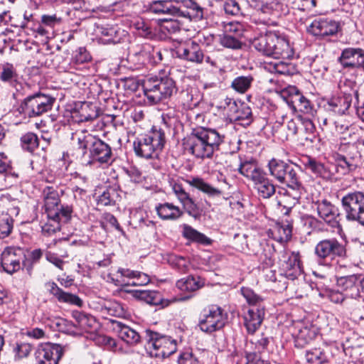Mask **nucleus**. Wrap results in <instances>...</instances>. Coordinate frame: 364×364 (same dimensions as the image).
Returning <instances> with one entry per match:
<instances>
[{
    "label": "nucleus",
    "mask_w": 364,
    "mask_h": 364,
    "mask_svg": "<svg viewBox=\"0 0 364 364\" xmlns=\"http://www.w3.org/2000/svg\"><path fill=\"white\" fill-rule=\"evenodd\" d=\"M225 139V134L215 129L199 127L193 129L182 144L184 150L196 159H212Z\"/></svg>",
    "instance_id": "nucleus-1"
},
{
    "label": "nucleus",
    "mask_w": 364,
    "mask_h": 364,
    "mask_svg": "<svg viewBox=\"0 0 364 364\" xmlns=\"http://www.w3.org/2000/svg\"><path fill=\"white\" fill-rule=\"evenodd\" d=\"M143 92L151 105H156L177 92L175 81L169 75L159 74L147 76L142 82Z\"/></svg>",
    "instance_id": "nucleus-2"
},
{
    "label": "nucleus",
    "mask_w": 364,
    "mask_h": 364,
    "mask_svg": "<svg viewBox=\"0 0 364 364\" xmlns=\"http://www.w3.org/2000/svg\"><path fill=\"white\" fill-rule=\"evenodd\" d=\"M267 168L270 176L279 183L294 191L299 190L302 183L299 171L300 167L291 161L273 158L269 161Z\"/></svg>",
    "instance_id": "nucleus-3"
},
{
    "label": "nucleus",
    "mask_w": 364,
    "mask_h": 364,
    "mask_svg": "<svg viewBox=\"0 0 364 364\" xmlns=\"http://www.w3.org/2000/svg\"><path fill=\"white\" fill-rule=\"evenodd\" d=\"M77 136L78 148L82 150V155L89 151L90 158L100 164H109L113 161L111 146L90 134L81 133Z\"/></svg>",
    "instance_id": "nucleus-4"
},
{
    "label": "nucleus",
    "mask_w": 364,
    "mask_h": 364,
    "mask_svg": "<svg viewBox=\"0 0 364 364\" xmlns=\"http://www.w3.org/2000/svg\"><path fill=\"white\" fill-rule=\"evenodd\" d=\"M166 143L164 131L159 127L154 126L147 134L138 137L134 141V151L136 156L151 159L156 156Z\"/></svg>",
    "instance_id": "nucleus-5"
},
{
    "label": "nucleus",
    "mask_w": 364,
    "mask_h": 364,
    "mask_svg": "<svg viewBox=\"0 0 364 364\" xmlns=\"http://www.w3.org/2000/svg\"><path fill=\"white\" fill-rule=\"evenodd\" d=\"M143 339L146 341V350L151 357L167 358L177 350L175 339L150 329L144 331Z\"/></svg>",
    "instance_id": "nucleus-6"
},
{
    "label": "nucleus",
    "mask_w": 364,
    "mask_h": 364,
    "mask_svg": "<svg viewBox=\"0 0 364 364\" xmlns=\"http://www.w3.org/2000/svg\"><path fill=\"white\" fill-rule=\"evenodd\" d=\"M314 253L318 264L328 267L336 259L348 257L346 245L335 237L319 241L314 247Z\"/></svg>",
    "instance_id": "nucleus-7"
},
{
    "label": "nucleus",
    "mask_w": 364,
    "mask_h": 364,
    "mask_svg": "<svg viewBox=\"0 0 364 364\" xmlns=\"http://www.w3.org/2000/svg\"><path fill=\"white\" fill-rule=\"evenodd\" d=\"M281 256L283 260H281L280 262L281 273L279 274L280 279L277 287L279 291L287 288V279L294 280L303 273L302 263L299 252L288 253L286 250H283L281 252Z\"/></svg>",
    "instance_id": "nucleus-8"
},
{
    "label": "nucleus",
    "mask_w": 364,
    "mask_h": 364,
    "mask_svg": "<svg viewBox=\"0 0 364 364\" xmlns=\"http://www.w3.org/2000/svg\"><path fill=\"white\" fill-rule=\"evenodd\" d=\"M72 316L75 319V323H73L62 318H56L53 321L51 328L68 334H80V333H77L75 331L77 328L83 331H89L96 324V320L94 316L82 311H73Z\"/></svg>",
    "instance_id": "nucleus-9"
},
{
    "label": "nucleus",
    "mask_w": 364,
    "mask_h": 364,
    "mask_svg": "<svg viewBox=\"0 0 364 364\" xmlns=\"http://www.w3.org/2000/svg\"><path fill=\"white\" fill-rule=\"evenodd\" d=\"M341 202L346 220L364 226V192H349L342 197Z\"/></svg>",
    "instance_id": "nucleus-10"
},
{
    "label": "nucleus",
    "mask_w": 364,
    "mask_h": 364,
    "mask_svg": "<svg viewBox=\"0 0 364 364\" xmlns=\"http://www.w3.org/2000/svg\"><path fill=\"white\" fill-rule=\"evenodd\" d=\"M55 99L50 95L36 92L26 97L20 105V112L23 115L31 118L41 116L50 111Z\"/></svg>",
    "instance_id": "nucleus-11"
},
{
    "label": "nucleus",
    "mask_w": 364,
    "mask_h": 364,
    "mask_svg": "<svg viewBox=\"0 0 364 364\" xmlns=\"http://www.w3.org/2000/svg\"><path fill=\"white\" fill-rule=\"evenodd\" d=\"M227 321V315L219 306L212 304L206 306L200 314L198 327L207 333L222 329Z\"/></svg>",
    "instance_id": "nucleus-12"
},
{
    "label": "nucleus",
    "mask_w": 364,
    "mask_h": 364,
    "mask_svg": "<svg viewBox=\"0 0 364 364\" xmlns=\"http://www.w3.org/2000/svg\"><path fill=\"white\" fill-rule=\"evenodd\" d=\"M176 57L194 64H202L205 60L212 66H215L216 63L212 58L206 55L200 44L196 41H188L180 45L176 50Z\"/></svg>",
    "instance_id": "nucleus-13"
},
{
    "label": "nucleus",
    "mask_w": 364,
    "mask_h": 364,
    "mask_svg": "<svg viewBox=\"0 0 364 364\" xmlns=\"http://www.w3.org/2000/svg\"><path fill=\"white\" fill-rule=\"evenodd\" d=\"M27 250L16 246L6 247L1 255V265L4 272L12 274L21 269Z\"/></svg>",
    "instance_id": "nucleus-14"
},
{
    "label": "nucleus",
    "mask_w": 364,
    "mask_h": 364,
    "mask_svg": "<svg viewBox=\"0 0 364 364\" xmlns=\"http://www.w3.org/2000/svg\"><path fill=\"white\" fill-rule=\"evenodd\" d=\"M63 355V346L52 343L39 345L35 353L38 364H58Z\"/></svg>",
    "instance_id": "nucleus-15"
},
{
    "label": "nucleus",
    "mask_w": 364,
    "mask_h": 364,
    "mask_svg": "<svg viewBox=\"0 0 364 364\" xmlns=\"http://www.w3.org/2000/svg\"><path fill=\"white\" fill-rule=\"evenodd\" d=\"M172 189L188 215L194 219H199L203 211L199 203L191 197L189 193L186 191L181 184L174 183Z\"/></svg>",
    "instance_id": "nucleus-16"
},
{
    "label": "nucleus",
    "mask_w": 364,
    "mask_h": 364,
    "mask_svg": "<svg viewBox=\"0 0 364 364\" xmlns=\"http://www.w3.org/2000/svg\"><path fill=\"white\" fill-rule=\"evenodd\" d=\"M205 9L196 0H177L176 16L199 21L204 18Z\"/></svg>",
    "instance_id": "nucleus-17"
},
{
    "label": "nucleus",
    "mask_w": 364,
    "mask_h": 364,
    "mask_svg": "<svg viewBox=\"0 0 364 364\" xmlns=\"http://www.w3.org/2000/svg\"><path fill=\"white\" fill-rule=\"evenodd\" d=\"M95 33L104 44L119 43L126 36V31L117 24H96Z\"/></svg>",
    "instance_id": "nucleus-18"
},
{
    "label": "nucleus",
    "mask_w": 364,
    "mask_h": 364,
    "mask_svg": "<svg viewBox=\"0 0 364 364\" xmlns=\"http://www.w3.org/2000/svg\"><path fill=\"white\" fill-rule=\"evenodd\" d=\"M338 61L343 68L360 69L364 68V49L348 47L342 50Z\"/></svg>",
    "instance_id": "nucleus-19"
},
{
    "label": "nucleus",
    "mask_w": 364,
    "mask_h": 364,
    "mask_svg": "<svg viewBox=\"0 0 364 364\" xmlns=\"http://www.w3.org/2000/svg\"><path fill=\"white\" fill-rule=\"evenodd\" d=\"M353 102V95L351 93H341L332 96L329 98L325 108L327 111L333 112L336 115H346Z\"/></svg>",
    "instance_id": "nucleus-20"
},
{
    "label": "nucleus",
    "mask_w": 364,
    "mask_h": 364,
    "mask_svg": "<svg viewBox=\"0 0 364 364\" xmlns=\"http://www.w3.org/2000/svg\"><path fill=\"white\" fill-rule=\"evenodd\" d=\"M272 57L275 59H291L294 55V50L290 43L289 37L279 31L274 33Z\"/></svg>",
    "instance_id": "nucleus-21"
},
{
    "label": "nucleus",
    "mask_w": 364,
    "mask_h": 364,
    "mask_svg": "<svg viewBox=\"0 0 364 364\" xmlns=\"http://www.w3.org/2000/svg\"><path fill=\"white\" fill-rule=\"evenodd\" d=\"M339 28V23L329 18L315 19L310 26V31L315 36L326 38L335 36Z\"/></svg>",
    "instance_id": "nucleus-22"
},
{
    "label": "nucleus",
    "mask_w": 364,
    "mask_h": 364,
    "mask_svg": "<svg viewBox=\"0 0 364 364\" xmlns=\"http://www.w3.org/2000/svg\"><path fill=\"white\" fill-rule=\"evenodd\" d=\"M318 216L324 222L332 228L339 225L337 218L339 216V211L333 204L326 199L317 200L315 203Z\"/></svg>",
    "instance_id": "nucleus-23"
},
{
    "label": "nucleus",
    "mask_w": 364,
    "mask_h": 364,
    "mask_svg": "<svg viewBox=\"0 0 364 364\" xmlns=\"http://www.w3.org/2000/svg\"><path fill=\"white\" fill-rule=\"evenodd\" d=\"M46 287L48 292L60 303H65L78 307L83 305L82 300L77 295L63 291L55 282H48L46 284Z\"/></svg>",
    "instance_id": "nucleus-24"
},
{
    "label": "nucleus",
    "mask_w": 364,
    "mask_h": 364,
    "mask_svg": "<svg viewBox=\"0 0 364 364\" xmlns=\"http://www.w3.org/2000/svg\"><path fill=\"white\" fill-rule=\"evenodd\" d=\"M112 324L114 330L117 333L118 336L130 346H136L143 339V335L141 336L134 329L120 321H113Z\"/></svg>",
    "instance_id": "nucleus-25"
},
{
    "label": "nucleus",
    "mask_w": 364,
    "mask_h": 364,
    "mask_svg": "<svg viewBox=\"0 0 364 364\" xmlns=\"http://www.w3.org/2000/svg\"><path fill=\"white\" fill-rule=\"evenodd\" d=\"M252 182L259 198L268 199L275 194L276 186L264 171Z\"/></svg>",
    "instance_id": "nucleus-26"
},
{
    "label": "nucleus",
    "mask_w": 364,
    "mask_h": 364,
    "mask_svg": "<svg viewBox=\"0 0 364 364\" xmlns=\"http://www.w3.org/2000/svg\"><path fill=\"white\" fill-rule=\"evenodd\" d=\"M274 33L275 32L269 31L254 38L251 41L252 46L264 55L272 57Z\"/></svg>",
    "instance_id": "nucleus-27"
},
{
    "label": "nucleus",
    "mask_w": 364,
    "mask_h": 364,
    "mask_svg": "<svg viewBox=\"0 0 364 364\" xmlns=\"http://www.w3.org/2000/svg\"><path fill=\"white\" fill-rule=\"evenodd\" d=\"M264 315L263 308L252 306L244 316L245 326L250 334H253L261 326Z\"/></svg>",
    "instance_id": "nucleus-28"
},
{
    "label": "nucleus",
    "mask_w": 364,
    "mask_h": 364,
    "mask_svg": "<svg viewBox=\"0 0 364 364\" xmlns=\"http://www.w3.org/2000/svg\"><path fill=\"white\" fill-rule=\"evenodd\" d=\"M148 11L156 15L176 16L177 0H156L150 3Z\"/></svg>",
    "instance_id": "nucleus-29"
},
{
    "label": "nucleus",
    "mask_w": 364,
    "mask_h": 364,
    "mask_svg": "<svg viewBox=\"0 0 364 364\" xmlns=\"http://www.w3.org/2000/svg\"><path fill=\"white\" fill-rule=\"evenodd\" d=\"M155 210L163 220H176L183 215V210L178 206L167 202L157 204Z\"/></svg>",
    "instance_id": "nucleus-30"
},
{
    "label": "nucleus",
    "mask_w": 364,
    "mask_h": 364,
    "mask_svg": "<svg viewBox=\"0 0 364 364\" xmlns=\"http://www.w3.org/2000/svg\"><path fill=\"white\" fill-rule=\"evenodd\" d=\"M358 276L355 274L342 275L337 278V286L344 291L347 296L356 297L358 296Z\"/></svg>",
    "instance_id": "nucleus-31"
},
{
    "label": "nucleus",
    "mask_w": 364,
    "mask_h": 364,
    "mask_svg": "<svg viewBox=\"0 0 364 364\" xmlns=\"http://www.w3.org/2000/svg\"><path fill=\"white\" fill-rule=\"evenodd\" d=\"M186 183L191 187L206 194L209 197H220L223 194V191L213 187L210 183L205 182L203 178L200 177H191L185 180Z\"/></svg>",
    "instance_id": "nucleus-32"
},
{
    "label": "nucleus",
    "mask_w": 364,
    "mask_h": 364,
    "mask_svg": "<svg viewBox=\"0 0 364 364\" xmlns=\"http://www.w3.org/2000/svg\"><path fill=\"white\" fill-rule=\"evenodd\" d=\"M333 158L336 163L337 172H340L342 175H348L354 172L360 165L361 161L346 158L339 154H334Z\"/></svg>",
    "instance_id": "nucleus-33"
},
{
    "label": "nucleus",
    "mask_w": 364,
    "mask_h": 364,
    "mask_svg": "<svg viewBox=\"0 0 364 364\" xmlns=\"http://www.w3.org/2000/svg\"><path fill=\"white\" fill-rule=\"evenodd\" d=\"M182 228V235L186 240L205 246L212 244L213 240L210 238L194 229L191 225L183 224Z\"/></svg>",
    "instance_id": "nucleus-34"
},
{
    "label": "nucleus",
    "mask_w": 364,
    "mask_h": 364,
    "mask_svg": "<svg viewBox=\"0 0 364 364\" xmlns=\"http://www.w3.org/2000/svg\"><path fill=\"white\" fill-rule=\"evenodd\" d=\"M289 13L288 7L278 0L264 1L262 14L274 18H280Z\"/></svg>",
    "instance_id": "nucleus-35"
},
{
    "label": "nucleus",
    "mask_w": 364,
    "mask_h": 364,
    "mask_svg": "<svg viewBox=\"0 0 364 364\" xmlns=\"http://www.w3.org/2000/svg\"><path fill=\"white\" fill-rule=\"evenodd\" d=\"M304 166L306 169L310 170L313 173L323 179L328 180L333 176V173L328 168L315 159L308 157L304 162Z\"/></svg>",
    "instance_id": "nucleus-36"
},
{
    "label": "nucleus",
    "mask_w": 364,
    "mask_h": 364,
    "mask_svg": "<svg viewBox=\"0 0 364 364\" xmlns=\"http://www.w3.org/2000/svg\"><path fill=\"white\" fill-rule=\"evenodd\" d=\"M73 208L68 205H60L48 213V218L54 223H68L72 217Z\"/></svg>",
    "instance_id": "nucleus-37"
},
{
    "label": "nucleus",
    "mask_w": 364,
    "mask_h": 364,
    "mask_svg": "<svg viewBox=\"0 0 364 364\" xmlns=\"http://www.w3.org/2000/svg\"><path fill=\"white\" fill-rule=\"evenodd\" d=\"M288 104L294 110L304 113H310L312 109L311 102L296 89L295 93L290 96Z\"/></svg>",
    "instance_id": "nucleus-38"
},
{
    "label": "nucleus",
    "mask_w": 364,
    "mask_h": 364,
    "mask_svg": "<svg viewBox=\"0 0 364 364\" xmlns=\"http://www.w3.org/2000/svg\"><path fill=\"white\" fill-rule=\"evenodd\" d=\"M44 197V205L47 215L55 210L60 204V199L58 191L52 186H46L43 191Z\"/></svg>",
    "instance_id": "nucleus-39"
},
{
    "label": "nucleus",
    "mask_w": 364,
    "mask_h": 364,
    "mask_svg": "<svg viewBox=\"0 0 364 364\" xmlns=\"http://www.w3.org/2000/svg\"><path fill=\"white\" fill-rule=\"evenodd\" d=\"M267 66L270 72L280 75H293L298 73L296 66L289 61L275 60L270 62Z\"/></svg>",
    "instance_id": "nucleus-40"
},
{
    "label": "nucleus",
    "mask_w": 364,
    "mask_h": 364,
    "mask_svg": "<svg viewBox=\"0 0 364 364\" xmlns=\"http://www.w3.org/2000/svg\"><path fill=\"white\" fill-rule=\"evenodd\" d=\"M205 285V280L200 277L193 275L177 281L176 287L181 291H195Z\"/></svg>",
    "instance_id": "nucleus-41"
},
{
    "label": "nucleus",
    "mask_w": 364,
    "mask_h": 364,
    "mask_svg": "<svg viewBox=\"0 0 364 364\" xmlns=\"http://www.w3.org/2000/svg\"><path fill=\"white\" fill-rule=\"evenodd\" d=\"M240 173L246 178L254 181L264 171L259 168L254 162L250 161H245L240 163L238 168Z\"/></svg>",
    "instance_id": "nucleus-42"
},
{
    "label": "nucleus",
    "mask_w": 364,
    "mask_h": 364,
    "mask_svg": "<svg viewBox=\"0 0 364 364\" xmlns=\"http://www.w3.org/2000/svg\"><path fill=\"white\" fill-rule=\"evenodd\" d=\"M133 28L136 30V34L142 38L152 39L156 36L154 29L150 23L143 18H137L132 23Z\"/></svg>",
    "instance_id": "nucleus-43"
},
{
    "label": "nucleus",
    "mask_w": 364,
    "mask_h": 364,
    "mask_svg": "<svg viewBox=\"0 0 364 364\" xmlns=\"http://www.w3.org/2000/svg\"><path fill=\"white\" fill-rule=\"evenodd\" d=\"M316 336L314 328L308 326H302L299 329L295 338V346L296 348H304L310 341H313Z\"/></svg>",
    "instance_id": "nucleus-44"
},
{
    "label": "nucleus",
    "mask_w": 364,
    "mask_h": 364,
    "mask_svg": "<svg viewBox=\"0 0 364 364\" xmlns=\"http://www.w3.org/2000/svg\"><path fill=\"white\" fill-rule=\"evenodd\" d=\"M136 299L145 301L151 305H159L162 302V296L160 292L152 290L140 289L134 292Z\"/></svg>",
    "instance_id": "nucleus-45"
},
{
    "label": "nucleus",
    "mask_w": 364,
    "mask_h": 364,
    "mask_svg": "<svg viewBox=\"0 0 364 364\" xmlns=\"http://www.w3.org/2000/svg\"><path fill=\"white\" fill-rule=\"evenodd\" d=\"M334 154H339L346 158H350L361 161V154L358 150L357 146L350 142L342 143L340 144L338 151Z\"/></svg>",
    "instance_id": "nucleus-46"
},
{
    "label": "nucleus",
    "mask_w": 364,
    "mask_h": 364,
    "mask_svg": "<svg viewBox=\"0 0 364 364\" xmlns=\"http://www.w3.org/2000/svg\"><path fill=\"white\" fill-rule=\"evenodd\" d=\"M119 198L117 190L114 187L109 186L98 197L97 204L104 206L114 205Z\"/></svg>",
    "instance_id": "nucleus-47"
},
{
    "label": "nucleus",
    "mask_w": 364,
    "mask_h": 364,
    "mask_svg": "<svg viewBox=\"0 0 364 364\" xmlns=\"http://www.w3.org/2000/svg\"><path fill=\"white\" fill-rule=\"evenodd\" d=\"M254 78L252 75H241L235 77L231 82V87L239 93L246 92L251 87Z\"/></svg>",
    "instance_id": "nucleus-48"
},
{
    "label": "nucleus",
    "mask_w": 364,
    "mask_h": 364,
    "mask_svg": "<svg viewBox=\"0 0 364 364\" xmlns=\"http://www.w3.org/2000/svg\"><path fill=\"white\" fill-rule=\"evenodd\" d=\"M0 80L4 82H8L13 85L16 81L18 77L16 70L13 64L6 63L0 65Z\"/></svg>",
    "instance_id": "nucleus-49"
},
{
    "label": "nucleus",
    "mask_w": 364,
    "mask_h": 364,
    "mask_svg": "<svg viewBox=\"0 0 364 364\" xmlns=\"http://www.w3.org/2000/svg\"><path fill=\"white\" fill-rule=\"evenodd\" d=\"M21 148L30 153H33L39 145L38 136L33 132H27L23 134L20 139Z\"/></svg>",
    "instance_id": "nucleus-50"
},
{
    "label": "nucleus",
    "mask_w": 364,
    "mask_h": 364,
    "mask_svg": "<svg viewBox=\"0 0 364 364\" xmlns=\"http://www.w3.org/2000/svg\"><path fill=\"white\" fill-rule=\"evenodd\" d=\"M306 359L308 363L311 364H323L328 362L325 351L320 348H314L306 350Z\"/></svg>",
    "instance_id": "nucleus-51"
},
{
    "label": "nucleus",
    "mask_w": 364,
    "mask_h": 364,
    "mask_svg": "<svg viewBox=\"0 0 364 364\" xmlns=\"http://www.w3.org/2000/svg\"><path fill=\"white\" fill-rule=\"evenodd\" d=\"M252 113L251 108L244 103L240 104V107L237 112L235 116L233 117L232 121L242 122V125L247 126L252 123Z\"/></svg>",
    "instance_id": "nucleus-52"
},
{
    "label": "nucleus",
    "mask_w": 364,
    "mask_h": 364,
    "mask_svg": "<svg viewBox=\"0 0 364 364\" xmlns=\"http://www.w3.org/2000/svg\"><path fill=\"white\" fill-rule=\"evenodd\" d=\"M13 218L6 213H0V239L7 237L12 232Z\"/></svg>",
    "instance_id": "nucleus-53"
},
{
    "label": "nucleus",
    "mask_w": 364,
    "mask_h": 364,
    "mask_svg": "<svg viewBox=\"0 0 364 364\" xmlns=\"http://www.w3.org/2000/svg\"><path fill=\"white\" fill-rule=\"evenodd\" d=\"M298 122L299 124L303 127L305 132L308 134L307 136H304V139L306 141H310L311 143L314 142L316 127L313 122L307 117H303L301 116L298 117Z\"/></svg>",
    "instance_id": "nucleus-54"
},
{
    "label": "nucleus",
    "mask_w": 364,
    "mask_h": 364,
    "mask_svg": "<svg viewBox=\"0 0 364 364\" xmlns=\"http://www.w3.org/2000/svg\"><path fill=\"white\" fill-rule=\"evenodd\" d=\"M167 259L170 265L181 272H185L188 269V262L182 256L170 254Z\"/></svg>",
    "instance_id": "nucleus-55"
},
{
    "label": "nucleus",
    "mask_w": 364,
    "mask_h": 364,
    "mask_svg": "<svg viewBox=\"0 0 364 364\" xmlns=\"http://www.w3.org/2000/svg\"><path fill=\"white\" fill-rule=\"evenodd\" d=\"M274 248L272 245H269V244H266L262 247V252L259 255V260L262 263L265 265L267 267H271L274 263Z\"/></svg>",
    "instance_id": "nucleus-56"
},
{
    "label": "nucleus",
    "mask_w": 364,
    "mask_h": 364,
    "mask_svg": "<svg viewBox=\"0 0 364 364\" xmlns=\"http://www.w3.org/2000/svg\"><path fill=\"white\" fill-rule=\"evenodd\" d=\"M220 43L223 47L233 50L240 49L242 46V42L237 37L230 34L220 36Z\"/></svg>",
    "instance_id": "nucleus-57"
},
{
    "label": "nucleus",
    "mask_w": 364,
    "mask_h": 364,
    "mask_svg": "<svg viewBox=\"0 0 364 364\" xmlns=\"http://www.w3.org/2000/svg\"><path fill=\"white\" fill-rule=\"evenodd\" d=\"M241 292L247 303L253 306L259 307V304L263 301L262 297L255 293L250 288L242 287Z\"/></svg>",
    "instance_id": "nucleus-58"
},
{
    "label": "nucleus",
    "mask_w": 364,
    "mask_h": 364,
    "mask_svg": "<svg viewBox=\"0 0 364 364\" xmlns=\"http://www.w3.org/2000/svg\"><path fill=\"white\" fill-rule=\"evenodd\" d=\"M92 57L90 53L84 47L78 48L75 52L72 58V62L75 64H83L90 61Z\"/></svg>",
    "instance_id": "nucleus-59"
},
{
    "label": "nucleus",
    "mask_w": 364,
    "mask_h": 364,
    "mask_svg": "<svg viewBox=\"0 0 364 364\" xmlns=\"http://www.w3.org/2000/svg\"><path fill=\"white\" fill-rule=\"evenodd\" d=\"M301 221L304 225L311 231H320L322 228V223L318 219L309 215H305L301 217Z\"/></svg>",
    "instance_id": "nucleus-60"
},
{
    "label": "nucleus",
    "mask_w": 364,
    "mask_h": 364,
    "mask_svg": "<svg viewBox=\"0 0 364 364\" xmlns=\"http://www.w3.org/2000/svg\"><path fill=\"white\" fill-rule=\"evenodd\" d=\"M223 7L228 15L238 16L242 14L240 6L236 0H223Z\"/></svg>",
    "instance_id": "nucleus-61"
},
{
    "label": "nucleus",
    "mask_w": 364,
    "mask_h": 364,
    "mask_svg": "<svg viewBox=\"0 0 364 364\" xmlns=\"http://www.w3.org/2000/svg\"><path fill=\"white\" fill-rule=\"evenodd\" d=\"M82 121L90 122L97 117L96 107L85 103L81 107Z\"/></svg>",
    "instance_id": "nucleus-62"
},
{
    "label": "nucleus",
    "mask_w": 364,
    "mask_h": 364,
    "mask_svg": "<svg viewBox=\"0 0 364 364\" xmlns=\"http://www.w3.org/2000/svg\"><path fill=\"white\" fill-rule=\"evenodd\" d=\"M345 259H337L336 270L338 274L342 275L354 274L355 266L350 262H345Z\"/></svg>",
    "instance_id": "nucleus-63"
},
{
    "label": "nucleus",
    "mask_w": 364,
    "mask_h": 364,
    "mask_svg": "<svg viewBox=\"0 0 364 364\" xmlns=\"http://www.w3.org/2000/svg\"><path fill=\"white\" fill-rule=\"evenodd\" d=\"M177 364H203L191 351L180 353L177 359Z\"/></svg>",
    "instance_id": "nucleus-64"
}]
</instances>
